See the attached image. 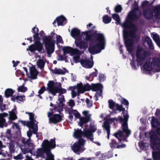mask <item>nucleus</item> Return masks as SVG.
<instances>
[{"instance_id": "obj_41", "label": "nucleus", "mask_w": 160, "mask_h": 160, "mask_svg": "<svg viewBox=\"0 0 160 160\" xmlns=\"http://www.w3.org/2000/svg\"><path fill=\"white\" fill-rule=\"evenodd\" d=\"M37 123L34 124H32V125H27V126L29 128L32 129V132L34 134H37L38 130V126Z\"/></svg>"}, {"instance_id": "obj_58", "label": "nucleus", "mask_w": 160, "mask_h": 160, "mask_svg": "<svg viewBox=\"0 0 160 160\" xmlns=\"http://www.w3.org/2000/svg\"><path fill=\"white\" fill-rule=\"evenodd\" d=\"M106 76L103 74L100 73L98 76V80L100 82H103L106 78Z\"/></svg>"}, {"instance_id": "obj_22", "label": "nucleus", "mask_w": 160, "mask_h": 160, "mask_svg": "<svg viewBox=\"0 0 160 160\" xmlns=\"http://www.w3.org/2000/svg\"><path fill=\"white\" fill-rule=\"evenodd\" d=\"M137 31V27L136 26V28H133L132 30L128 31V37L129 36L131 38L135 39L137 41H138L140 38V37L136 33Z\"/></svg>"}, {"instance_id": "obj_21", "label": "nucleus", "mask_w": 160, "mask_h": 160, "mask_svg": "<svg viewBox=\"0 0 160 160\" xmlns=\"http://www.w3.org/2000/svg\"><path fill=\"white\" fill-rule=\"evenodd\" d=\"M80 62L82 67L87 68H91L93 65V62L88 60L82 59Z\"/></svg>"}, {"instance_id": "obj_17", "label": "nucleus", "mask_w": 160, "mask_h": 160, "mask_svg": "<svg viewBox=\"0 0 160 160\" xmlns=\"http://www.w3.org/2000/svg\"><path fill=\"white\" fill-rule=\"evenodd\" d=\"M95 155L96 158H98H98L99 160H105L113 157L112 154L110 152H108V155H106L105 154H101L100 151H98L96 152Z\"/></svg>"}, {"instance_id": "obj_55", "label": "nucleus", "mask_w": 160, "mask_h": 160, "mask_svg": "<svg viewBox=\"0 0 160 160\" xmlns=\"http://www.w3.org/2000/svg\"><path fill=\"white\" fill-rule=\"evenodd\" d=\"M122 9V8L120 5H119L116 6L114 9L115 12L117 13H119L121 12Z\"/></svg>"}, {"instance_id": "obj_47", "label": "nucleus", "mask_w": 160, "mask_h": 160, "mask_svg": "<svg viewBox=\"0 0 160 160\" xmlns=\"http://www.w3.org/2000/svg\"><path fill=\"white\" fill-rule=\"evenodd\" d=\"M111 19V18L109 17L107 15H104L102 18L103 22L105 24H108L110 22Z\"/></svg>"}, {"instance_id": "obj_33", "label": "nucleus", "mask_w": 160, "mask_h": 160, "mask_svg": "<svg viewBox=\"0 0 160 160\" xmlns=\"http://www.w3.org/2000/svg\"><path fill=\"white\" fill-rule=\"evenodd\" d=\"M115 120H116L117 121H119V119H118V117L117 118H111L108 119L104 122L102 127L104 128H105V123H107L108 124L109 126V128L110 129L111 127L110 124L112 123Z\"/></svg>"}, {"instance_id": "obj_57", "label": "nucleus", "mask_w": 160, "mask_h": 160, "mask_svg": "<svg viewBox=\"0 0 160 160\" xmlns=\"http://www.w3.org/2000/svg\"><path fill=\"white\" fill-rule=\"evenodd\" d=\"M121 103L122 104L126 106V107H127L128 108L129 105V102L127 100L122 98L121 100Z\"/></svg>"}, {"instance_id": "obj_42", "label": "nucleus", "mask_w": 160, "mask_h": 160, "mask_svg": "<svg viewBox=\"0 0 160 160\" xmlns=\"http://www.w3.org/2000/svg\"><path fill=\"white\" fill-rule=\"evenodd\" d=\"M151 64L153 66H157L158 67L160 68V58H153Z\"/></svg>"}, {"instance_id": "obj_8", "label": "nucleus", "mask_w": 160, "mask_h": 160, "mask_svg": "<svg viewBox=\"0 0 160 160\" xmlns=\"http://www.w3.org/2000/svg\"><path fill=\"white\" fill-rule=\"evenodd\" d=\"M128 32L127 30H123V37L124 42L127 50L131 52L132 50V47L134 44V40L131 38H128Z\"/></svg>"}, {"instance_id": "obj_25", "label": "nucleus", "mask_w": 160, "mask_h": 160, "mask_svg": "<svg viewBox=\"0 0 160 160\" xmlns=\"http://www.w3.org/2000/svg\"><path fill=\"white\" fill-rule=\"evenodd\" d=\"M84 130L83 132H82L81 129L77 128V129H74V132L73 133V136L76 138L78 139H83L82 138L83 135H84Z\"/></svg>"}, {"instance_id": "obj_39", "label": "nucleus", "mask_w": 160, "mask_h": 160, "mask_svg": "<svg viewBox=\"0 0 160 160\" xmlns=\"http://www.w3.org/2000/svg\"><path fill=\"white\" fill-rule=\"evenodd\" d=\"M158 151H154L152 152V157L154 160L160 159V149L157 148Z\"/></svg>"}, {"instance_id": "obj_15", "label": "nucleus", "mask_w": 160, "mask_h": 160, "mask_svg": "<svg viewBox=\"0 0 160 160\" xmlns=\"http://www.w3.org/2000/svg\"><path fill=\"white\" fill-rule=\"evenodd\" d=\"M48 118H49V123L53 124H56L62 120V116L60 113L59 114H54Z\"/></svg>"}, {"instance_id": "obj_62", "label": "nucleus", "mask_w": 160, "mask_h": 160, "mask_svg": "<svg viewBox=\"0 0 160 160\" xmlns=\"http://www.w3.org/2000/svg\"><path fill=\"white\" fill-rule=\"evenodd\" d=\"M56 38L57 42L58 43H63V41L62 40V38L61 36H60L59 35H57Z\"/></svg>"}, {"instance_id": "obj_28", "label": "nucleus", "mask_w": 160, "mask_h": 160, "mask_svg": "<svg viewBox=\"0 0 160 160\" xmlns=\"http://www.w3.org/2000/svg\"><path fill=\"white\" fill-rule=\"evenodd\" d=\"M122 26L125 28L131 29L136 28V25L133 23L131 21L127 20L122 24Z\"/></svg>"}, {"instance_id": "obj_44", "label": "nucleus", "mask_w": 160, "mask_h": 160, "mask_svg": "<svg viewBox=\"0 0 160 160\" xmlns=\"http://www.w3.org/2000/svg\"><path fill=\"white\" fill-rule=\"evenodd\" d=\"M118 144V142L115 140L113 139H112L111 140V142L109 144L111 148L113 150L114 149L116 148V147H117Z\"/></svg>"}, {"instance_id": "obj_32", "label": "nucleus", "mask_w": 160, "mask_h": 160, "mask_svg": "<svg viewBox=\"0 0 160 160\" xmlns=\"http://www.w3.org/2000/svg\"><path fill=\"white\" fill-rule=\"evenodd\" d=\"M71 35L73 38L79 36L80 35V31L77 28H73L71 31Z\"/></svg>"}, {"instance_id": "obj_3", "label": "nucleus", "mask_w": 160, "mask_h": 160, "mask_svg": "<svg viewBox=\"0 0 160 160\" xmlns=\"http://www.w3.org/2000/svg\"><path fill=\"white\" fill-rule=\"evenodd\" d=\"M56 142L54 139L44 140L42 144V148L37 149V155L45 160H55L54 155L52 153L51 150L55 148Z\"/></svg>"}, {"instance_id": "obj_48", "label": "nucleus", "mask_w": 160, "mask_h": 160, "mask_svg": "<svg viewBox=\"0 0 160 160\" xmlns=\"http://www.w3.org/2000/svg\"><path fill=\"white\" fill-rule=\"evenodd\" d=\"M109 108L113 109L114 107L116 106L117 103H116L112 100L110 99L108 101Z\"/></svg>"}, {"instance_id": "obj_63", "label": "nucleus", "mask_w": 160, "mask_h": 160, "mask_svg": "<svg viewBox=\"0 0 160 160\" xmlns=\"http://www.w3.org/2000/svg\"><path fill=\"white\" fill-rule=\"evenodd\" d=\"M47 90V88H46V87L44 86H42L40 88V89L38 91V93L39 94H42L44 93V91L46 90Z\"/></svg>"}, {"instance_id": "obj_23", "label": "nucleus", "mask_w": 160, "mask_h": 160, "mask_svg": "<svg viewBox=\"0 0 160 160\" xmlns=\"http://www.w3.org/2000/svg\"><path fill=\"white\" fill-rule=\"evenodd\" d=\"M137 31V27L136 26V28H133L132 30L128 31V37L129 36L131 38L135 39L137 41H138L140 38V37L136 33Z\"/></svg>"}, {"instance_id": "obj_53", "label": "nucleus", "mask_w": 160, "mask_h": 160, "mask_svg": "<svg viewBox=\"0 0 160 160\" xmlns=\"http://www.w3.org/2000/svg\"><path fill=\"white\" fill-rule=\"evenodd\" d=\"M27 90V88L26 87H25L23 85L18 87V91L21 92H25Z\"/></svg>"}, {"instance_id": "obj_20", "label": "nucleus", "mask_w": 160, "mask_h": 160, "mask_svg": "<svg viewBox=\"0 0 160 160\" xmlns=\"http://www.w3.org/2000/svg\"><path fill=\"white\" fill-rule=\"evenodd\" d=\"M9 114L6 112L0 113V128H3L4 127H7L8 124L6 122V119L4 118L7 117Z\"/></svg>"}, {"instance_id": "obj_7", "label": "nucleus", "mask_w": 160, "mask_h": 160, "mask_svg": "<svg viewBox=\"0 0 160 160\" xmlns=\"http://www.w3.org/2000/svg\"><path fill=\"white\" fill-rule=\"evenodd\" d=\"M31 141H32L30 138L26 139L25 138H22L21 142L24 144V148H22L21 150L23 154H26L27 153L32 154L35 146Z\"/></svg>"}, {"instance_id": "obj_19", "label": "nucleus", "mask_w": 160, "mask_h": 160, "mask_svg": "<svg viewBox=\"0 0 160 160\" xmlns=\"http://www.w3.org/2000/svg\"><path fill=\"white\" fill-rule=\"evenodd\" d=\"M26 113L28 114L29 119L30 121H27V125H32V124H34L35 123H38V122L36 121V119L37 118L36 116L35 115L34 113L33 112H26Z\"/></svg>"}, {"instance_id": "obj_27", "label": "nucleus", "mask_w": 160, "mask_h": 160, "mask_svg": "<svg viewBox=\"0 0 160 160\" xmlns=\"http://www.w3.org/2000/svg\"><path fill=\"white\" fill-rule=\"evenodd\" d=\"M11 100L13 102H15L16 101L20 103L21 102H23L25 100V96L24 95H17L12 96L11 98Z\"/></svg>"}, {"instance_id": "obj_43", "label": "nucleus", "mask_w": 160, "mask_h": 160, "mask_svg": "<svg viewBox=\"0 0 160 160\" xmlns=\"http://www.w3.org/2000/svg\"><path fill=\"white\" fill-rule=\"evenodd\" d=\"M45 64V62L42 59H39L37 62V65L40 69H43Z\"/></svg>"}, {"instance_id": "obj_12", "label": "nucleus", "mask_w": 160, "mask_h": 160, "mask_svg": "<svg viewBox=\"0 0 160 160\" xmlns=\"http://www.w3.org/2000/svg\"><path fill=\"white\" fill-rule=\"evenodd\" d=\"M142 49H138L137 50L136 56L137 58L138 59L137 60L138 64L140 65H142L141 61H144L147 58V52L143 50L142 53H141Z\"/></svg>"}, {"instance_id": "obj_30", "label": "nucleus", "mask_w": 160, "mask_h": 160, "mask_svg": "<svg viewBox=\"0 0 160 160\" xmlns=\"http://www.w3.org/2000/svg\"><path fill=\"white\" fill-rule=\"evenodd\" d=\"M90 121H91V118L82 117L80 118L78 125L80 126L82 128L83 124H86Z\"/></svg>"}, {"instance_id": "obj_64", "label": "nucleus", "mask_w": 160, "mask_h": 160, "mask_svg": "<svg viewBox=\"0 0 160 160\" xmlns=\"http://www.w3.org/2000/svg\"><path fill=\"white\" fill-rule=\"evenodd\" d=\"M86 102L87 104V106L88 108H90L92 106V102L90 101L89 99L88 98H87L86 100Z\"/></svg>"}, {"instance_id": "obj_9", "label": "nucleus", "mask_w": 160, "mask_h": 160, "mask_svg": "<svg viewBox=\"0 0 160 160\" xmlns=\"http://www.w3.org/2000/svg\"><path fill=\"white\" fill-rule=\"evenodd\" d=\"M86 142L84 139H80L77 142H75L72 146V149L75 153L79 154L80 152H82L84 150L82 147L83 146Z\"/></svg>"}, {"instance_id": "obj_1", "label": "nucleus", "mask_w": 160, "mask_h": 160, "mask_svg": "<svg viewBox=\"0 0 160 160\" xmlns=\"http://www.w3.org/2000/svg\"><path fill=\"white\" fill-rule=\"evenodd\" d=\"M98 32L97 30L93 32L90 30L82 32L86 35L85 40L90 42L88 51L92 54L98 53L104 48L106 42L104 35Z\"/></svg>"}, {"instance_id": "obj_60", "label": "nucleus", "mask_w": 160, "mask_h": 160, "mask_svg": "<svg viewBox=\"0 0 160 160\" xmlns=\"http://www.w3.org/2000/svg\"><path fill=\"white\" fill-rule=\"evenodd\" d=\"M148 40L147 42L148 43L149 48L150 49H153L154 48V46L152 43V40L149 38H148Z\"/></svg>"}, {"instance_id": "obj_36", "label": "nucleus", "mask_w": 160, "mask_h": 160, "mask_svg": "<svg viewBox=\"0 0 160 160\" xmlns=\"http://www.w3.org/2000/svg\"><path fill=\"white\" fill-rule=\"evenodd\" d=\"M15 91L11 88H8L4 92L5 96L7 98H9L10 97L14 96L13 95Z\"/></svg>"}, {"instance_id": "obj_56", "label": "nucleus", "mask_w": 160, "mask_h": 160, "mask_svg": "<svg viewBox=\"0 0 160 160\" xmlns=\"http://www.w3.org/2000/svg\"><path fill=\"white\" fill-rule=\"evenodd\" d=\"M105 128H104L107 131V138L108 139H109V135L110 134V129L109 128V126L108 124L107 123L105 124Z\"/></svg>"}, {"instance_id": "obj_2", "label": "nucleus", "mask_w": 160, "mask_h": 160, "mask_svg": "<svg viewBox=\"0 0 160 160\" xmlns=\"http://www.w3.org/2000/svg\"><path fill=\"white\" fill-rule=\"evenodd\" d=\"M122 111V114L124 117L123 118L121 116H118L119 122L121 124L122 130H118L117 132L113 134V135L118 140L119 143H122V142H128L127 138L131 134V131L128 129V122L129 118V115L128 112L125 108L122 107L121 111Z\"/></svg>"}, {"instance_id": "obj_16", "label": "nucleus", "mask_w": 160, "mask_h": 160, "mask_svg": "<svg viewBox=\"0 0 160 160\" xmlns=\"http://www.w3.org/2000/svg\"><path fill=\"white\" fill-rule=\"evenodd\" d=\"M75 43L77 47L80 49H86L88 47V43L85 41L82 40L81 38L76 39Z\"/></svg>"}, {"instance_id": "obj_35", "label": "nucleus", "mask_w": 160, "mask_h": 160, "mask_svg": "<svg viewBox=\"0 0 160 160\" xmlns=\"http://www.w3.org/2000/svg\"><path fill=\"white\" fill-rule=\"evenodd\" d=\"M150 62L147 60L143 65L144 70L146 71H150L152 70V67Z\"/></svg>"}, {"instance_id": "obj_61", "label": "nucleus", "mask_w": 160, "mask_h": 160, "mask_svg": "<svg viewBox=\"0 0 160 160\" xmlns=\"http://www.w3.org/2000/svg\"><path fill=\"white\" fill-rule=\"evenodd\" d=\"M6 105L5 104L3 103V102H0V109L2 112L4 110L6 109Z\"/></svg>"}, {"instance_id": "obj_40", "label": "nucleus", "mask_w": 160, "mask_h": 160, "mask_svg": "<svg viewBox=\"0 0 160 160\" xmlns=\"http://www.w3.org/2000/svg\"><path fill=\"white\" fill-rule=\"evenodd\" d=\"M62 50L63 52V55L65 56L68 53L72 54L73 48L70 47H64Z\"/></svg>"}, {"instance_id": "obj_24", "label": "nucleus", "mask_w": 160, "mask_h": 160, "mask_svg": "<svg viewBox=\"0 0 160 160\" xmlns=\"http://www.w3.org/2000/svg\"><path fill=\"white\" fill-rule=\"evenodd\" d=\"M56 20L57 21L58 26H63L67 22L66 18L62 15L57 17L56 18Z\"/></svg>"}, {"instance_id": "obj_52", "label": "nucleus", "mask_w": 160, "mask_h": 160, "mask_svg": "<svg viewBox=\"0 0 160 160\" xmlns=\"http://www.w3.org/2000/svg\"><path fill=\"white\" fill-rule=\"evenodd\" d=\"M73 115L75 116V118L76 119H79L81 117V115L76 110H74L73 109Z\"/></svg>"}, {"instance_id": "obj_31", "label": "nucleus", "mask_w": 160, "mask_h": 160, "mask_svg": "<svg viewBox=\"0 0 160 160\" xmlns=\"http://www.w3.org/2000/svg\"><path fill=\"white\" fill-rule=\"evenodd\" d=\"M8 112L9 113V117L8 118L9 122H10V123H11L12 121L16 119L17 117L14 111V109L12 110V111H9Z\"/></svg>"}, {"instance_id": "obj_26", "label": "nucleus", "mask_w": 160, "mask_h": 160, "mask_svg": "<svg viewBox=\"0 0 160 160\" xmlns=\"http://www.w3.org/2000/svg\"><path fill=\"white\" fill-rule=\"evenodd\" d=\"M30 72L32 79H35L37 78L38 72L34 67H30Z\"/></svg>"}, {"instance_id": "obj_34", "label": "nucleus", "mask_w": 160, "mask_h": 160, "mask_svg": "<svg viewBox=\"0 0 160 160\" xmlns=\"http://www.w3.org/2000/svg\"><path fill=\"white\" fill-rule=\"evenodd\" d=\"M84 135L89 140L94 142L93 140L94 139L93 135L92 133L89 130H84Z\"/></svg>"}, {"instance_id": "obj_38", "label": "nucleus", "mask_w": 160, "mask_h": 160, "mask_svg": "<svg viewBox=\"0 0 160 160\" xmlns=\"http://www.w3.org/2000/svg\"><path fill=\"white\" fill-rule=\"evenodd\" d=\"M154 11L155 12L154 14L155 18L156 19L160 18V4L158 5L156 7H154Z\"/></svg>"}, {"instance_id": "obj_51", "label": "nucleus", "mask_w": 160, "mask_h": 160, "mask_svg": "<svg viewBox=\"0 0 160 160\" xmlns=\"http://www.w3.org/2000/svg\"><path fill=\"white\" fill-rule=\"evenodd\" d=\"M9 148L10 152L11 153H14L15 151V146L13 142H11L9 143Z\"/></svg>"}, {"instance_id": "obj_4", "label": "nucleus", "mask_w": 160, "mask_h": 160, "mask_svg": "<svg viewBox=\"0 0 160 160\" xmlns=\"http://www.w3.org/2000/svg\"><path fill=\"white\" fill-rule=\"evenodd\" d=\"M61 84L60 82H55L53 81H49L47 84V89L48 93L52 94L53 96H55L56 94L59 93L60 94L66 93L67 90L64 88H60L61 87Z\"/></svg>"}, {"instance_id": "obj_11", "label": "nucleus", "mask_w": 160, "mask_h": 160, "mask_svg": "<svg viewBox=\"0 0 160 160\" xmlns=\"http://www.w3.org/2000/svg\"><path fill=\"white\" fill-rule=\"evenodd\" d=\"M103 88L102 84L100 83L96 84H92V91H98L94 97L95 100L97 101L98 100V97L101 96L102 92V89Z\"/></svg>"}, {"instance_id": "obj_5", "label": "nucleus", "mask_w": 160, "mask_h": 160, "mask_svg": "<svg viewBox=\"0 0 160 160\" xmlns=\"http://www.w3.org/2000/svg\"><path fill=\"white\" fill-rule=\"evenodd\" d=\"M53 36L51 35L44 36L42 38L43 43L47 50V52L48 55L51 54L54 50V42L52 40Z\"/></svg>"}, {"instance_id": "obj_49", "label": "nucleus", "mask_w": 160, "mask_h": 160, "mask_svg": "<svg viewBox=\"0 0 160 160\" xmlns=\"http://www.w3.org/2000/svg\"><path fill=\"white\" fill-rule=\"evenodd\" d=\"M112 18L116 21V23L117 24H119L120 23V20L118 15L114 13L112 15Z\"/></svg>"}, {"instance_id": "obj_46", "label": "nucleus", "mask_w": 160, "mask_h": 160, "mask_svg": "<svg viewBox=\"0 0 160 160\" xmlns=\"http://www.w3.org/2000/svg\"><path fill=\"white\" fill-rule=\"evenodd\" d=\"M58 108L57 107H55L53 108H50V110L51 111V112H49L48 113V117H49L53 114H54V113L56 112H58Z\"/></svg>"}, {"instance_id": "obj_54", "label": "nucleus", "mask_w": 160, "mask_h": 160, "mask_svg": "<svg viewBox=\"0 0 160 160\" xmlns=\"http://www.w3.org/2000/svg\"><path fill=\"white\" fill-rule=\"evenodd\" d=\"M68 113L69 114L68 118L71 121H72L73 119V109H71L69 110L68 111Z\"/></svg>"}, {"instance_id": "obj_50", "label": "nucleus", "mask_w": 160, "mask_h": 160, "mask_svg": "<svg viewBox=\"0 0 160 160\" xmlns=\"http://www.w3.org/2000/svg\"><path fill=\"white\" fill-rule=\"evenodd\" d=\"M39 29H37V33H36L35 34H34L33 35L34 38V42H40V38L39 37V34L38 33Z\"/></svg>"}, {"instance_id": "obj_45", "label": "nucleus", "mask_w": 160, "mask_h": 160, "mask_svg": "<svg viewBox=\"0 0 160 160\" xmlns=\"http://www.w3.org/2000/svg\"><path fill=\"white\" fill-rule=\"evenodd\" d=\"M149 4V2L147 0H145L142 1L141 4V7L143 9L145 8H147L150 7Z\"/></svg>"}, {"instance_id": "obj_29", "label": "nucleus", "mask_w": 160, "mask_h": 160, "mask_svg": "<svg viewBox=\"0 0 160 160\" xmlns=\"http://www.w3.org/2000/svg\"><path fill=\"white\" fill-rule=\"evenodd\" d=\"M64 70L61 69H58L57 68H55L54 69H51V71L52 72L56 74H62L64 75L67 72H68V71L65 68H64Z\"/></svg>"}, {"instance_id": "obj_18", "label": "nucleus", "mask_w": 160, "mask_h": 160, "mask_svg": "<svg viewBox=\"0 0 160 160\" xmlns=\"http://www.w3.org/2000/svg\"><path fill=\"white\" fill-rule=\"evenodd\" d=\"M60 96L61 97H59L58 99V102H57V107L58 108V112L60 114L63 110V107L64 106V102H65L64 95H62Z\"/></svg>"}, {"instance_id": "obj_13", "label": "nucleus", "mask_w": 160, "mask_h": 160, "mask_svg": "<svg viewBox=\"0 0 160 160\" xmlns=\"http://www.w3.org/2000/svg\"><path fill=\"white\" fill-rule=\"evenodd\" d=\"M153 6V11L151 10V9L150 8H148L143 9V14L144 17L146 19L148 20H151L153 19V17H154V15H153V13H155V12L154 11V7H156Z\"/></svg>"}, {"instance_id": "obj_6", "label": "nucleus", "mask_w": 160, "mask_h": 160, "mask_svg": "<svg viewBox=\"0 0 160 160\" xmlns=\"http://www.w3.org/2000/svg\"><path fill=\"white\" fill-rule=\"evenodd\" d=\"M132 9L128 14V18L133 21H137L140 16L141 13L136 1L132 5Z\"/></svg>"}, {"instance_id": "obj_37", "label": "nucleus", "mask_w": 160, "mask_h": 160, "mask_svg": "<svg viewBox=\"0 0 160 160\" xmlns=\"http://www.w3.org/2000/svg\"><path fill=\"white\" fill-rule=\"evenodd\" d=\"M151 124L152 128H157L159 124V122L157 118L154 116L152 117L151 119Z\"/></svg>"}, {"instance_id": "obj_10", "label": "nucleus", "mask_w": 160, "mask_h": 160, "mask_svg": "<svg viewBox=\"0 0 160 160\" xmlns=\"http://www.w3.org/2000/svg\"><path fill=\"white\" fill-rule=\"evenodd\" d=\"M43 49L42 44L41 42H34L33 44L29 46L28 48H27V51H30L31 52H34L36 51H38L40 53H45V51L43 50V52H42Z\"/></svg>"}, {"instance_id": "obj_14", "label": "nucleus", "mask_w": 160, "mask_h": 160, "mask_svg": "<svg viewBox=\"0 0 160 160\" xmlns=\"http://www.w3.org/2000/svg\"><path fill=\"white\" fill-rule=\"evenodd\" d=\"M149 134L150 135L151 144L154 146L158 145L160 143V138L154 132H150Z\"/></svg>"}, {"instance_id": "obj_59", "label": "nucleus", "mask_w": 160, "mask_h": 160, "mask_svg": "<svg viewBox=\"0 0 160 160\" xmlns=\"http://www.w3.org/2000/svg\"><path fill=\"white\" fill-rule=\"evenodd\" d=\"M72 54L76 56H80L81 54L80 51L77 48H73Z\"/></svg>"}]
</instances>
